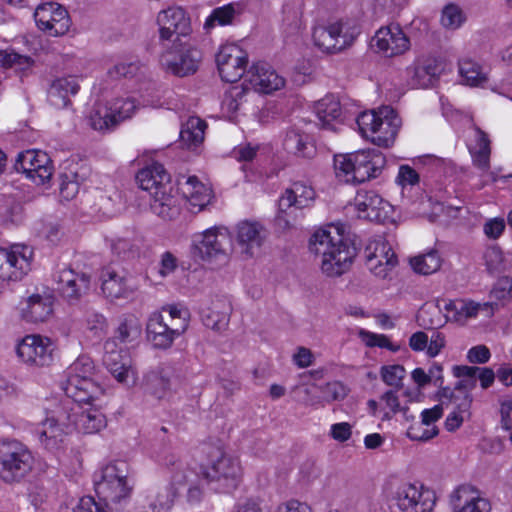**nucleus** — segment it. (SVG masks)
<instances>
[{"instance_id":"obj_31","label":"nucleus","mask_w":512,"mask_h":512,"mask_svg":"<svg viewBox=\"0 0 512 512\" xmlns=\"http://www.w3.org/2000/svg\"><path fill=\"white\" fill-rule=\"evenodd\" d=\"M172 386L173 369L165 364L152 368L143 377L142 387L144 392L159 400L171 395Z\"/></svg>"},{"instance_id":"obj_44","label":"nucleus","mask_w":512,"mask_h":512,"mask_svg":"<svg viewBox=\"0 0 512 512\" xmlns=\"http://www.w3.org/2000/svg\"><path fill=\"white\" fill-rule=\"evenodd\" d=\"M412 269L422 275H430L437 272L442 265V259L437 250L431 249L410 259Z\"/></svg>"},{"instance_id":"obj_42","label":"nucleus","mask_w":512,"mask_h":512,"mask_svg":"<svg viewBox=\"0 0 512 512\" xmlns=\"http://www.w3.org/2000/svg\"><path fill=\"white\" fill-rule=\"evenodd\" d=\"M206 122L199 117L191 116L182 125L180 139L188 147H197L204 140Z\"/></svg>"},{"instance_id":"obj_60","label":"nucleus","mask_w":512,"mask_h":512,"mask_svg":"<svg viewBox=\"0 0 512 512\" xmlns=\"http://www.w3.org/2000/svg\"><path fill=\"white\" fill-rule=\"evenodd\" d=\"M396 181L403 188L413 186L419 182V175L416 170L409 165H401Z\"/></svg>"},{"instance_id":"obj_53","label":"nucleus","mask_w":512,"mask_h":512,"mask_svg":"<svg viewBox=\"0 0 512 512\" xmlns=\"http://www.w3.org/2000/svg\"><path fill=\"white\" fill-rule=\"evenodd\" d=\"M251 90L248 83H245V80L242 84L233 86L226 93L225 98L223 100V105L230 112H236L242 101L244 96Z\"/></svg>"},{"instance_id":"obj_41","label":"nucleus","mask_w":512,"mask_h":512,"mask_svg":"<svg viewBox=\"0 0 512 512\" xmlns=\"http://www.w3.org/2000/svg\"><path fill=\"white\" fill-rule=\"evenodd\" d=\"M244 11V6L240 2H233L227 5L215 8L207 17L204 28L211 29L217 25L225 26L232 24L234 18Z\"/></svg>"},{"instance_id":"obj_48","label":"nucleus","mask_w":512,"mask_h":512,"mask_svg":"<svg viewBox=\"0 0 512 512\" xmlns=\"http://www.w3.org/2000/svg\"><path fill=\"white\" fill-rule=\"evenodd\" d=\"M380 407L383 411V417L386 419H390L393 415L402 412L403 416L409 420L414 419L413 416L408 415V408L404 407L400 404L399 397L397 391L389 390L386 391L380 397Z\"/></svg>"},{"instance_id":"obj_36","label":"nucleus","mask_w":512,"mask_h":512,"mask_svg":"<svg viewBox=\"0 0 512 512\" xmlns=\"http://www.w3.org/2000/svg\"><path fill=\"white\" fill-rule=\"evenodd\" d=\"M315 114L322 129L336 132L341 125V105L333 96H326L315 104Z\"/></svg>"},{"instance_id":"obj_11","label":"nucleus","mask_w":512,"mask_h":512,"mask_svg":"<svg viewBox=\"0 0 512 512\" xmlns=\"http://www.w3.org/2000/svg\"><path fill=\"white\" fill-rule=\"evenodd\" d=\"M360 30L352 20H338L313 29L314 44L323 52L338 53L351 46Z\"/></svg>"},{"instance_id":"obj_19","label":"nucleus","mask_w":512,"mask_h":512,"mask_svg":"<svg viewBox=\"0 0 512 512\" xmlns=\"http://www.w3.org/2000/svg\"><path fill=\"white\" fill-rule=\"evenodd\" d=\"M216 63L222 80L234 83L245 77L248 55L236 44H225L216 55Z\"/></svg>"},{"instance_id":"obj_33","label":"nucleus","mask_w":512,"mask_h":512,"mask_svg":"<svg viewBox=\"0 0 512 512\" xmlns=\"http://www.w3.org/2000/svg\"><path fill=\"white\" fill-rule=\"evenodd\" d=\"M454 512H490L491 504L488 499L470 485L459 486L450 496Z\"/></svg>"},{"instance_id":"obj_27","label":"nucleus","mask_w":512,"mask_h":512,"mask_svg":"<svg viewBox=\"0 0 512 512\" xmlns=\"http://www.w3.org/2000/svg\"><path fill=\"white\" fill-rule=\"evenodd\" d=\"M160 39L172 41L176 44L180 36H187L191 31L190 20L180 7L169 8L158 14Z\"/></svg>"},{"instance_id":"obj_63","label":"nucleus","mask_w":512,"mask_h":512,"mask_svg":"<svg viewBox=\"0 0 512 512\" xmlns=\"http://www.w3.org/2000/svg\"><path fill=\"white\" fill-rule=\"evenodd\" d=\"M139 69L138 62H120L110 70V74L115 77H132L137 74Z\"/></svg>"},{"instance_id":"obj_56","label":"nucleus","mask_w":512,"mask_h":512,"mask_svg":"<svg viewBox=\"0 0 512 512\" xmlns=\"http://www.w3.org/2000/svg\"><path fill=\"white\" fill-rule=\"evenodd\" d=\"M483 259L489 273L498 272L503 268L504 256L498 246L488 247L484 252Z\"/></svg>"},{"instance_id":"obj_54","label":"nucleus","mask_w":512,"mask_h":512,"mask_svg":"<svg viewBox=\"0 0 512 512\" xmlns=\"http://www.w3.org/2000/svg\"><path fill=\"white\" fill-rule=\"evenodd\" d=\"M147 501V506L139 512H167L172 502L167 490L148 496Z\"/></svg>"},{"instance_id":"obj_32","label":"nucleus","mask_w":512,"mask_h":512,"mask_svg":"<svg viewBox=\"0 0 512 512\" xmlns=\"http://www.w3.org/2000/svg\"><path fill=\"white\" fill-rule=\"evenodd\" d=\"M354 208L358 218L369 221L383 220L390 207L389 203L382 199L375 191L359 190L354 198Z\"/></svg>"},{"instance_id":"obj_22","label":"nucleus","mask_w":512,"mask_h":512,"mask_svg":"<svg viewBox=\"0 0 512 512\" xmlns=\"http://www.w3.org/2000/svg\"><path fill=\"white\" fill-rule=\"evenodd\" d=\"M173 46L175 51L167 50L161 55L162 66L178 76L194 73L200 62L201 52L189 45H182L180 41Z\"/></svg>"},{"instance_id":"obj_10","label":"nucleus","mask_w":512,"mask_h":512,"mask_svg":"<svg viewBox=\"0 0 512 512\" xmlns=\"http://www.w3.org/2000/svg\"><path fill=\"white\" fill-rule=\"evenodd\" d=\"M202 451L207 455V463L202 466L203 477L217 483L223 492L236 488L241 477L239 461L217 446L204 445Z\"/></svg>"},{"instance_id":"obj_38","label":"nucleus","mask_w":512,"mask_h":512,"mask_svg":"<svg viewBox=\"0 0 512 512\" xmlns=\"http://www.w3.org/2000/svg\"><path fill=\"white\" fill-rule=\"evenodd\" d=\"M179 190L192 208L201 211L211 199V190L198 180L196 176L187 177L179 182Z\"/></svg>"},{"instance_id":"obj_17","label":"nucleus","mask_w":512,"mask_h":512,"mask_svg":"<svg viewBox=\"0 0 512 512\" xmlns=\"http://www.w3.org/2000/svg\"><path fill=\"white\" fill-rule=\"evenodd\" d=\"M34 19L37 27L52 37L65 35L71 27L67 10L55 2L40 4L35 9Z\"/></svg>"},{"instance_id":"obj_64","label":"nucleus","mask_w":512,"mask_h":512,"mask_svg":"<svg viewBox=\"0 0 512 512\" xmlns=\"http://www.w3.org/2000/svg\"><path fill=\"white\" fill-rule=\"evenodd\" d=\"M446 340L445 336L437 331H433L429 337L426 352L429 357H436L441 350L445 347Z\"/></svg>"},{"instance_id":"obj_2","label":"nucleus","mask_w":512,"mask_h":512,"mask_svg":"<svg viewBox=\"0 0 512 512\" xmlns=\"http://www.w3.org/2000/svg\"><path fill=\"white\" fill-rule=\"evenodd\" d=\"M141 326L133 317H126L119 323L114 337L104 344L103 362L112 376L121 384L130 386L136 382V372L131 365V359L125 349L118 346L138 339Z\"/></svg>"},{"instance_id":"obj_13","label":"nucleus","mask_w":512,"mask_h":512,"mask_svg":"<svg viewBox=\"0 0 512 512\" xmlns=\"http://www.w3.org/2000/svg\"><path fill=\"white\" fill-rule=\"evenodd\" d=\"M193 247L204 261H227L231 247L229 231L224 227L209 228L194 237Z\"/></svg>"},{"instance_id":"obj_47","label":"nucleus","mask_w":512,"mask_h":512,"mask_svg":"<svg viewBox=\"0 0 512 512\" xmlns=\"http://www.w3.org/2000/svg\"><path fill=\"white\" fill-rule=\"evenodd\" d=\"M466 20L465 12L455 3L445 5L441 11L440 23L445 29L457 30Z\"/></svg>"},{"instance_id":"obj_26","label":"nucleus","mask_w":512,"mask_h":512,"mask_svg":"<svg viewBox=\"0 0 512 512\" xmlns=\"http://www.w3.org/2000/svg\"><path fill=\"white\" fill-rule=\"evenodd\" d=\"M245 83L257 93L270 94L283 88L285 79L268 63L256 62L246 71Z\"/></svg>"},{"instance_id":"obj_52","label":"nucleus","mask_w":512,"mask_h":512,"mask_svg":"<svg viewBox=\"0 0 512 512\" xmlns=\"http://www.w3.org/2000/svg\"><path fill=\"white\" fill-rule=\"evenodd\" d=\"M380 376L386 385L400 389L403 386L406 370L399 364L384 365L380 369Z\"/></svg>"},{"instance_id":"obj_21","label":"nucleus","mask_w":512,"mask_h":512,"mask_svg":"<svg viewBox=\"0 0 512 512\" xmlns=\"http://www.w3.org/2000/svg\"><path fill=\"white\" fill-rule=\"evenodd\" d=\"M15 168L36 185H43L52 177L53 166L48 155L40 150H27L16 159Z\"/></svg>"},{"instance_id":"obj_39","label":"nucleus","mask_w":512,"mask_h":512,"mask_svg":"<svg viewBox=\"0 0 512 512\" xmlns=\"http://www.w3.org/2000/svg\"><path fill=\"white\" fill-rule=\"evenodd\" d=\"M103 294L111 299L126 298L131 293L126 276L112 268H106L101 274Z\"/></svg>"},{"instance_id":"obj_62","label":"nucleus","mask_w":512,"mask_h":512,"mask_svg":"<svg viewBox=\"0 0 512 512\" xmlns=\"http://www.w3.org/2000/svg\"><path fill=\"white\" fill-rule=\"evenodd\" d=\"M512 292V278L508 276L498 279L496 285L492 290V295L497 300H506L511 297Z\"/></svg>"},{"instance_id":"obj_55","label":"nucleus","mask_w":512,"mask_h":512,"mask_svg":"<svg viewBox=\"0 0 512 512\" xmlns=\"http://www.w3.org/2000/svg\"><path fill=\"white\" fill-rule=\"evenodd\" d=\"M80 184L75 173H64L60 176V195L65 200L73 199L79 192Z\"/></svg>"},{"instance_id":"obj_50","label":"nucleus","mask_w":512,"mask_h":512,"mask_svg":"<svg viewBox=\"0 0 512 512\" xmlns=\"http://www.w3.org/2000/svg\"><path fill=\"white\" fill-rule=\"evenodd\" d=\"M472 397L469 394L465 395L462 403H460L456 410L452 411L445 420V428L453 432L457 430L463 423L465 415H469Z\"/></svg>"},{"instance_id":"obj_7","label":"nucleus","mask_w":512,"mask_h":512,"mask_svg":"<svg viewBox=\"0 0 512 512\" xmlns=\"http://www.w3.org/2000/svg\"><path fill=\"white\" fill-rule=\"evenodd\" d=\"M401 124V119L390 106L365 111L357 117V125L362 136L373 144L385 148L394 143Z\"/></svg>"},{"instance_id":"obj_15","label":"nucleus","mask_w":512,"mask_h":512,"mask_svg":"<svg viewBox=\"0 0 512 512\" xmlns=\"http://www.w3.org/2000/svg\"><path fill=\"white\" fill-rule=\"evenodd\" d=\"M92 402H75L71 399L63 402L65 411L69 415V422H71V431L75 429L83 434H95L106 427V416L98 408L82 406V404H91Z\"/></svg>"},{"instance_id":"obj_59","label":"nucleus","mask_w":512,"mask_h":512,"mask_svg":"<svg viewBox=\"0 0 512 512\" xmlns=\"http://www.w3.org/2000/svg\"><path fill=\"white\" fill-rule=\"evenodd\" d=\"M85 322L87 328L94 332L95 335L103 333L107 328L106 318L102 314L93 310L86 312Z\"/></svg>"},{"instance_id":"obj_5","label":"nucleus","mask_w":512,"mask_h":512,"mask_svg":"<svg viewBox=\"0 0 512 512\" xmlns=\"http://www.w3.org/2000/svg\"><path fill=\"white\" fill-rule=\"evenodd\" d=\"M385 158L377 150H362L334 157L337 178L347 184H360L381 173Z\"/></svg>"},{"instance_id":"obj_6","label":"nucleus","mask_w":512,"mask_h":512,"mask_svg":"<svg viewBox=\"0 0 512 512\" xmlns=\"http://www.w3.org/2000/svg\"><path fill=\"white\" fill-rule=\"evenodd\" d=\"M95 491L106 505L120 504L133 490V480L127 462L119 460L101 468L94 475Z\"/></svg>"},{"instance_id":"obj_29","label":"nucleus","mask_w":512,"mask_h":512,"mask_svg":"<svg viewBox=\"0 0 512 512\" xmlns=\"http://www.w3.org/2000/svg\"><path fill=\"white\" fill-rule=\"evenodd\" d=\"M409 39L398 25L380 28L372 39V46L386 57L404 53L409 49Z\"/></svg>"},{"instance_id":"obj_28","label":"nucleus","mask_w":512,"mask_h":512,"mask_svg":"<svg viewBox=\"0 0 512 512\" xmlns=\"http://www.w3.org/2000/svg\"><path fill=\"white\" fill-rule=\"evenodd\" d=\"M468 148L473 165L482 171L485 184L496 182L502 178L499 176L498 171H490V140L488 135L477 126L474 127V143L470 144Z\"/></svg>"},{"instance_id":"obj_37","label":"nucleus","mask_w":512,"mask_h":512,"mask_svg":"<svg viewBox=\"0 0 512 512\" xmlns=\"http://www.w3.org/2000/svg\"><path fill=\"white\" fill-rule=\"evenodd\" d=\"M21 317L32 323L43 322L52 314V301L49 297L33 294L21 303Z\"/></svg>"},{"instance_id":"obj_57","label":"nucleus","mask_w":512,"mask_h":512,"mask_svg":"<svg viewBox=\"0 0 512 512\" xmlns=\"http://www.w3.org/2000/svg\"><path fill=\"white\" fill-rule=\"evenodd\" d=\"M0 61H2L5 66L17 67L20 70L29 69L34 63L31 57L20 55L16 52H1Z\"/></svg>"},{"instance_id":"obj_46","label":"nucleus","mask_w":512,"mask_h":512,"mask_svg":"<svg viewBox=\"0 0 512 512\" xmlns=\"http://www.w3.org/2000/svg\"><path fill=\"white\" fill-rule=\"evenodd\" d=\"M90 126L97 131L106 132L117 126L116 120L108 105L97 104L89 117Z\"/></svg>"},{"instance_id":"obj_14","label":"nucleus","mask_w":512,"mask_h":512,"mask_svg":"<svg viewBox=\"0 0 512 512\" xmlns=\"http://www.w3.org/2000/svg\"><path fill=\"white\" fill-rule=\"evenodd\" d=\"M393 499L402 512H431L436 502L434 491L418 481L400 483Z\"/></svg>"},{"instance_id":"obj_3","label":"nucleus","mask_w":512,"mask_h":512,"mask_svg":"<svg viewBox=\"0 0 512 512\" xmlns=\"http://www.w3.org/2000/svg\"><path fill=\"white\" fill-rule=\"evenodd\" d=\"M136 181L142 190L150 193V207L154 214L168 220L178 213L171 195L170 175L162 164L153 163L141 169L136 175Z\"/></svg>"},{"instance_id":"obj_18","label":"nucleus","mask_w":512,"mask_h":512,"mask_svg":"<svg viewBox=\"0 0 512 512\" xmlns=\"http://www.w3.org/2000/svg\"><path fill=\"white\" fill-rule=\"evenodd\" d=\"M366 265L377 277L385 278L398 263L391 245L383 236L371 239L364 250Z\"/></svg>"},{"instance_id":"obj_25","label":"nucleus","mask_w":512,"mask_h":512,"mask_svg":"<svg viewBox=\"0 0 512 512\" xmlns=\"http://www.w3.org/2000/svg\"><path fill=\"white\" fill-rule=\"evenodd\" d=\"M235 239L241 256L244 259L253 258L260 253L266 231L259 222L244 220L236 225Z\"/></svg>"},{"instance_id":"obj_45","label":"nucleus","mask_w":512,"mask_h":512,"mask_svg":"<svg viewBox=\"0 0 512 512\" xmlns=\"http://www.w3.org/2000/svg\"><path fill=\"white\" fill-rule=\"evenodd\" d=\"M229 310L226 303L216 304L204 311L202 321L207 328L216 331L223 330L229 322Z\"/></svg>"},{"instance_id":"obj_49","label":"nucleus","mask_w":512,"mask_h":512,"mask_svg":"<svg viewBox=\"0 0 512 512\" xmlns=\"http://www.w3.org/2000/svg\"><path fill=\"white\" fill-rule=\"evenodd\" d=\"M108 106L113 113L117 125L131 118L138 108L135 99L132 97L116 98Z\"/></svg>"},{"instance_id":"obj_51","label":"nucleus","mask_w":512,"mask_h":512,"mask_svg":"<svg viewBox=\"0 0 512 512\" xmlns=\"http://www.w3.org/2000/svg\"><path fill=\"white\" fill-rule=\"evenodd\" d=\"M358 337L367 347L385 348L392 352H397L399 350V346L394 345L390 341L389 337L384 334H377L365 329H360L358 331Z\"/></svg>"},{"instance_id":"obj_16","label":"nucleus","mask_w":512,"mask_h":512,"mask_svg":"<svg viewBox=\"0 0 512 512\" xmlns=\"http://www.w3.org/2000/svg\"><path fill=\"white\" fill-rule=\"evenodd\" d=\"M33 251L26 245H13L11 249L0 248V280H20L30 270Z\"/></svg>"},{"instance_id":"obj_9","label":"nucleus","mask_w":512,"mask_h":512,"mask_svg":"<svg viewBox=\"0 0 512 512\" xmlns=\"http://www.w3.org/2000/svg\"><path fill=\"white\" fill-rule=\"evenodd\" d=\"M35 457L30 448L17 439H0V480L19 483L34 469Z\"/></svg>"},{"instance_id":"obj_8","label":"nucleus","mask_w":512,"mask_h":512,"mask_svg":"<svg viewBox=\"0 0 512 512\" xmlns=\"http://www.w3.org/2000/svg\"><path fill=\"white\" fill-rule=\"evenodd\" d=\"M94 369V363L88 356L78 357L66 369L61 388L67 398L75 402H88L95 401L103 394V389L92 378Z\"/></svg>"},{"instance_id":"obj_61","label":"nucleus","mask_w":512,"mask_h":512,"mask_svg":"<svg viewBox=\"0 0 512 512\" xmlns=\"http://www.w3.org/2000/svg\"><path fill=\"white\" fill-rule=\"evenodd\" d=\"M500 404V416H501V427L504 430H511L512 429V396H506L499 400Z\"/></svg>"},{"instance_id":"obj_4","label":"nucleus","mask_w":512,"mask_h":512,"mask_svg":"<svg viewBox=\"0 0 512 512\" xmlns=\"http://www.w3.org/2000/svg\"><path fill=\"white\" fill-rule=\"evenodd\" d=\"M189 325V313L175 305L153 313L147 322V339L155 349L167 350L183 335Z\"/></svg>"},{"instance_id":"obj_43","label":"nucleus","mask_w":512,"mask_h":512,"mask_svg":"<svg viewBox=\"0 0 512 512\" xmlns=\"http://www.w3.org/2000/svg\"><path fill=\"white\" fill-rule=\"evenodd\" d=\"M459 74L465 84L471 87L484 86L488 82V73L479 63L471 59L459 62Z\"/></svg>"},{"instance_id":"obj_35","label":"nucleus","mask_w":512,"mask_h":512,"mask_svg":"<svg viewBox=\"0 0 512 512\" xmlns=\"http://www.w3.org/2000/svg\"><path fill=\"white\" fill-rule=\"evenodd\" d=\"M283 145L288 152L299 157L310 159L316 155L313 138L296 125L287 130Z\"/></svg>"},{"instance_id":"obj_1","label":"nucleus","mask_w":512,"mask_h":512,"mask_svg":"<svg viewBox=\"0 0 512 512\" xmlns=\"http://www.w3.org/2000/svg\"><path fill=\"white\" fill-rule=\"evenodd\" d=\"M309 251L319 258L320 270L327 277L347 272L356 256V249L343 235L340 224L316 230L309 239Z\"/></svg>"},{"instance_id":"obj_40","label":"nucleus","mask_w":512,"mask_h":512,"mask_svg":"<svg viewBox=\"0 0 512 512\" xmlns=\"http://www.w3.org/2000/svg\"><path fill=\"white\" fill-rule=\"evenodd\" d=\"M443 309L449 321L463 323L467 319L477 316L480 304L464 299L447 300L444 301Z\"/></svg>"},{"instance_id":"obj_12","label":"nucleus","mask_w":512,"mask_h":512,"mask_svg":"<svg viewBox=\"0 0 512 512\" xmlns=\"http://www.w3.org/2000/svg\"><path fill=\"white\" fill-rule=\"evenodd\" d=\"M70 431L69 415L65 411L64 404L61 403L47 414L35 430V434L41 446L54 451L62 446L66 435Z\"/></svg>"},{"instance_id":"obj_20","label":"nucleus","mask_w":512,"mask_h":512,"mask_svg":"<svg viewBox=\"0 0 512 512\" xmlns=\"http://www.w3.org/2000/svg\"><path fill=\"white\" fill-rule=\"evenodd\" d=\"M54 280L56 290L70 304L78 303L91 289V276L71 268L59 270L55 274Z\"/></svg>"},{"instance_id":"obj_34","label":"nucleus","mask_w":512,"mask_h":512,"mask_svg":"<svg viewBox=\"0 0 512 512\" xmlns=\"http://www.w3.org/2000/svg\"><path fill=\"white\" fill-rule=\"evenodd\" d=\"M80 89L76 76H62L53 79L47 89V100L56 109H64L71 105L70 97Z\"/></svg>"},{"instance_id":"obj_23","label":"nucleus","mask_w":512,"mask_h":512,"mask_svg":"<svg viewBox=\"0 0 512 512\" xmlns=\"http://www.w3.org/2000/svg\"><path fill=\"white\" fill-rule=\"evenodd\" d=\"M315 199L314 189L303 183L295 182L287 188L279 199V213L277 219L283 221L285 225H290L288 216L295 210H301L309 207Z\"/></svg>"},{"instance_id":"obj_30","label":"nucleus","mask_w":512,"mask_h":512,"mask_svg":"<svg viewBox=\"0 0 512 512\" xmlns=\"http://www.w3.org/2000/svg\"><path fill=\"white\" fill-rule=\"evenodd\" d=\"M442 71V63L434 58L417 59L406 69L409 84L413 88H428L433 86L439 79Z\"/></svg>"},{"instance_id":"obj_58","label":"nucleus","mask_w":512,"mask_h":512,"mask_svg":"<svg viewBox=\"0 0 512 512\" xmlns=\"http://www.w3.org/2000/svg\"><path fill=\"white\" fill-rule=\"evenodd\" d=\"M322 398L326 402L337 401L346 396L345 386L338 381L328 382L320 387Z\"/></svg>"},{"instance_id":"obj_24","label":"nucleus","mask_w":512,"mask_h":512,"mask_svg":"<svg viewBox=\"0 0 512 512\" xmlns=\"http://www.w3.org/2000/svg\"><path fill=\"white\" fill-rule=\"evenodd\" d=\"M54 344L40 335H27L17 346V355L26 363L48 366L53 361Z\"/></svg>"}]
</instances>
